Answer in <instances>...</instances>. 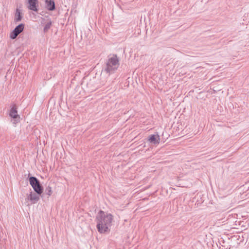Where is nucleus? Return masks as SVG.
I'll use <instances>...</instances> for the list:
<instances>
[{"mask_svg":"<svg viewBox=\"0 0 249 249\" xmlns=\"http://www.w3.org/2000/svg\"><path fill=\"white\" fill-rule=\"evenodd\" d=\"M112 220L113 216L111 214L100 210L95 219L98 231L101 233H104L109 231V227L111 225Z\"/></svg>","mask_w":249,"mask_h":249,"instance_id":"f257e3e1","label":"nucleus"},{"mask_svg":"<svg viewBox=\"0 0 249 249\" xmlns=\"http://www.w3.org/2000/svg\"><path fill=\"white\" fill-rule=\"evenodd\" d=\"M119 65V60L116 55L109 58L106 63V66L102 71L110 74L114 72L117 69Z\"/></svg>","mask_w":249,"mask_h":249,"instance_id":"f03ea898","label":"nucleus"},{"mask_svg":"<svg viewBox=\"0 0 249 249\" xmlns=\"http://www.w3.org/2000/svg\"><path fill=\"white\" fill-rule=\"evenodd\" d=\"M30 185L34 191L37 194H42L43 188L40 184L39 180L35 177H30L28 178Z\"/></svg>","mask_w":249,"mask_h":249,"instance_id":"7ed1b4c3","label":"nucleus"},{"mask_svg":"<svg viewBox=\"0 0 249 249\" xmlns=\"http://www.w3.org/2000/svg\"><path fill=\"white\" fill-rule=\"evenodd\" d=\"M24 28V24L23 23H20L11 32L10 34V38L12 39L16 38L23 31Z\"/></svg>","mask_w":249,"mask_h":249,"instance_id":"20e7f679","label":"nucleus"},{"mask_svg":"<svg viewBox=\"0 0 249 249\" xmlns=\"http://www.w3.org/2000/svg\"><path fill=\"white\" fill-rule=\"evenodd\" d=\"M9 115L11 118L15 119V121H19L20 117L18 114L17 107L16 105H11Z\"/></svg>","mask_w":249,"mask_h":249,"instance_id":"39448f33","label":"nucleus"},{"mask_svg":"<svg viewBox=\"0 0 249 249\" xmlns=\"http://www.w3.org/2000/svg\"><path fill=\"white\" fill-rule=\"evenodd\" d=\"M41 195L31 192L30 194L27 195L26 200H30L32 204L36 203L39 200L40 196H42Z\"/></svg>","mask_w":249,"mask_h":249,"instance_id":"423d86ee","label":"nucleus"},{"mask_svg":"<svg viewBox=\"0 0 249 249\" xmlns=\"http://www.w3.org/2000/svg\"><path fill=\"white\" fill-rule=\"evenodd\" d=\"M148 141L152 144L157 145L160 142V136L158 134L151 135L149 136Z\"/></svg>","mask_w":249,"mask_h":249,"instance_id":"0eeeda50","label":"nucleus"},{"mask_svg":"<svg viewBox=\"0 0 249 249\" xmlns=\"http://www.w3.org/2000/svg\"><path fill=\"white\" fill-rule=\"evenodd\" d=\"M28 2L29 3V6H28L29 9L35 12H37L38 0H28Z\"/></svg>","mask_w":249,"mask_h":249,"instance_id":"6e6552de","label":"nucleus"},{"mask_svg":"<svg viewBox=\"0 0 249 249\" xmlns=\"http://www.w3.org/2000/svg\"><path fill=\"white\" fill-rule=\"evenodd\" d=\"M46 7L49 11H53L55 9L54 0H46Z\"/></svg>","mask_w":249,"mask_h":249,"instance_id":"1a4fd4ad","label":"nucleus"},{"mask_svg":"<svg viewBox=\"0 0 249 249\" xmlns=\"http://www.w3.org/2000/svg\"><path fill=\"white\" fill-rule=\"evenodd\" d=\"M22 18V16L21 15L20 10H19L18 9H17L16 12L15 13L14 21L16 22H18L20 21L21 20Z\"/></svg>","mask_w":249,"mask_h":249,"instance_id":"9d476101","label":"nucleus"},{"mask_svg":"<svg viewBox=\"0 0 249 249\" xmlns=\"http://www.w3.org/2000/svg\"><path fill=\"white\" fill-rule=\"evenodd\" d=\"M52 188L50 186H47L43 193L42 194L41 197H43L45 195H48V196H50L52 195Z\"/></svg>","mask_w":249,"mask_h":249,"instance_id":"9b49d317","label":"nucleus"},{"mask_svg":"<svg viewBox=\"0 0 249 249\" xmlns=\"http://www.w3.org/2000/svg\"><path fill=\"white\" fill-rule=\"evenodd\" d=\"M51 25H52V21L50 20L45 24V25L44 27V30H43L44 32H47L49 30V29L50 28Z\"/></svg>","mask_w":249,"mask_h":249,"instance_id":"f8f14e48","label":"nucleus"}]
</instances>
